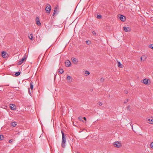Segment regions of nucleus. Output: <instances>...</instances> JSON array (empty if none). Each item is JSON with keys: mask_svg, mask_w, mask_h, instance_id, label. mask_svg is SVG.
<instances>
[{"mask_svg": "<svg viewBox=\"0 0 153 153\" xmlns=\"http://www.w3.org/2000/svg\"><path fill=\"white\" fill-rule=\"evenodd\" d=\"M61 132L62 135V146L63 148H64L65 146L66 139V138L65 137L63 131H61Z\"/></svg>", "mask_w": 153, "mask_h": 153, "instance_id": "nucleus-1", "label": "nucleus"}, {"mask_svg": "<svg viewBox=\"0 0 153 153\" xmlns=\"http://www.w3.org/2000/svg\"><path fill=\"white\" fill-rule=\"evenodd\" d=\"M45 10L47 13H49L51 10V5L49 4H48V6L46 7Z\"/></svg>", "mask_w": 153, "mask_h": 153, "instance_id": "nucleus-2", "label": "nucleus"}, {"mask_svg": "<svg viewBox=\"0 0 153 153\" xmlns=\"http://www.w3.org/2000/svg\"><path fill=\"white\" fill-rule=\"evenodd\" d=\"M118 17H119V19L122 21L124 22L126 20V18L124 16L122 15H119L118 16Z\"/></svg>", "mask_w": 153, "mask_h": 153, "instance_id": "nucleus-3", "label": "nucleus"}, {"mask_svg": "<svg viewBox=\"0 0 153 153\" xmlns=\"http://www.w3.org/2000/svg\"><path fill=\"white\" fill-rule=\"evenodd\" d=\"M27 56L25 54L24 56L22 57V59L20 61H19L18 62V64L19 65H21L22 63H23L24 60L26 59Z\"/></svg>", "mask_w": 153, "mask_h": 153, "instance_id": "nucleus-4", "label": "nucleus"}, {"mask_svg": "<svg viewBox=\"0 0 153 153\" xmlns=\"http://www.w3.org/2000/svg\"><path fill=\"white\" fill-rule=\"evenodd\" d=\"M114 146L117 148L120 147L121 146V143L119 142H116L114 143Z\"/></svg>", "mask_w": 153, "mask_h": 153, "instance_id": "nucleus-5", "label": "nucleus"}, {"mask_svg": "<svg viewBox=\"0 0 153 153\" xmlns=\"http://www.w3.org/2000/svg\"><path fill=\"white\" fill-rule=\"evenodd\" d=\"M10 105V108L12 110H16V107L14 104H11Z\"/></svg>", "mask_w": 153, "mask_h": 153, "instance_id": "nucleus-6", "label": "nucleus"}, {"mask_svg": "<svg viewBox=\"0 0 153 153\" xmlns=\"http://www.w3.org/2000/svg\"><path fill=\"white\" fill-rule=\"evenodd\" d=\"M123 30L126 32H130L131 31V28L128 27H127L125 26L123 27Z\"/></svg>", "mask_w": 153, "mask_h": 153, "instance_id": "nucleus-7", "label": "nucleus"}, {"mask_svg": "<svg viewBox=\"0 0 153 153\" xmlns=\"http://www.w3.org/2000/svg\"><path fill=\"white\" fill-rule=\"evenodd\" d=\"M2 56L3 58H6L8 55V54L5 51H3L1 53Z\"/></svg>", "mask_w": 153, "mask_h": 153, "instance_id": "nucleus-8", "label": "nucleus"}, {"mask_svg": "<svg viewBox=\"0 0 153 153\" xmlns=\"http://www.w3.org/2000/svg\"><path fill=\"white\" fill-rule=\"evenodd\" d=\"M147 122L149 124H153V118L147 119L146 120Z\"/></svg>", "mask_w": 153, "mask_h": 153, "instance_id": "nucleus-9", "label": "nucleus"}, {"mask_svg": "<svg viewBox=\"0 0 153 153\" xmlns=\"http://www.w3.org/2000/svg\"><path fill=\"white\" fill-rule=\"evenodd\" d=\"M71 60L74 63L76 64L77 62H78L77 59L74 57H72L71 58Z\"/></svg>", "mask_w": 153, "mask_h": 153, "instance_id": "nucleus-10", "label": "nucleus"}, {"mask_svg": "<svg viewBox=\"0 0 153 153\" xmlns=\"http://www.w3.org/2000/svg\"><path fill=\"white\" fill-rule=\"evenodd\" d=\"M36 24L38 26H40L41 25V23L40 22L39 19L38 17L36 18Z\"/></svg>", "mask_w": 153, "mask_h": 153, "instance_id": "nucleus-11", "label": "nucleus"}, {"mask_svg": "<svg viewBox=\"0 0 153 153\" xmlns=\"http://www.w3.org/2000/svg\"><path fill=\"white\" fill-rule=\"evenodd\" d=\"M65 65L66 67H69L71 65V62L68 60L65 62Z\"/></svg>", "mask_w": 153, "mask_h": 153, "instance_id": "nucleus-12", "label": "nucleus"}, {"mask_svg": "<svg viewBox=\"0 0 153 153\" xmlns=\"http://www.w3.org/2000/svg\"><path fill=\"white\" fill-rule=\"evenodd\" d=\"M149 79H145L143 80V83L146 84L147 85L148 83Z\"/></svg>", "mask_w": 153, "mask_h": 153, "instance_id": "nucleus-13", "label": "nucleus"}, {"mask_svg": "<svg viewBox=\"0 0 153 153\" xmlns=\"http://www.w3.org/2000/svg\"><path fill=\"white\" fill-rule=\"evenodd\" d=\"M17 125L16 122H13L11 123V126L13 127H15Z\"/></svg>", "mask_w": 153, "mask_h": 153, "instance_id": "nucleus-14", "label": "nucleus"}, {"mask_svg": "<svg viewBox=\"0 0 153 153\" xmlns=\"http://www.w3.org/2000/svg\"><path fill=\"white\" fill-rule=\"evenodd\" d=\"M59 72L60 74H62L63 73L64 71L61 68L59 69Z\"/></svg>", "mask_w": 153, "mask_h": 153, "instance_id": "nucleus-15", "label": "nucleus"}, {"mask_svg": "<svg viewBox=\"0 0 153 153\" xmlns=\"http://www.w3.org/2000/svg\"><path fill=\"white\" fill-rule=\"evenodd\" d=\"M29 38L31 40L33 39V37L32 34H30V36H29Z\"/></svg>", "mask_w": 153, "mask_h": 153, "instance_id": "nucleus-16", "label": "nucleus"}, {"mask_svg": "<svg viewBox=\"0 0 153 153\" xmlns=\"http://www.w3.org/2000/svg\"><path fill=\"white\" fill-rule=\"evenodd\" d=\"M21 72H18L16 73L15 75L16 76H18L20 74Z\"/></svg>", "mask_w": 153, "mask_h": 153, "instance_id": "nucleus-17", "label": "nucleus"}, {"mask_svg": "<svg viewBox=\"0 0 153 153\" xmlns=\"http://www.w3.org/2000/svg\"><path fill=\"white\" fill-rule=\"evenodd\" d=\"M79 120L80 121H82L83 122H84L83 121V120H82V117H78V118Z\"/></svg>", "mask_w": 153, "mask_h": 153, "instance_id": "nucleus-18", "label": "nucleus"}, {"mask_svg": "<svg viewBox=\"0 0 153 153\" xmlns=\"http://www.w3.org/2000/svg\"><path fill=\"white\" fill-rule=\"evenodd\" d=\"M33 86L32 84V82H30V88L31 89H33Z\"/></svg>", "mask_w": 153, "mask_h": 153, "instance_id": "nucleus-19", "label": "nucleus"}, {"mask_svg": "<svg viewBox=\"0 0 153 153\" xmlns=\"http://www.w3.org/2000/svg\"><path fill=\"white\" fill-rule=\"evenodd\" d=\"M56 13H58V11L57 10H54L53 16H54V15Z\"/></svg>", "mask_w": 153, "mask_h": 153, "instance_id": "nucleus-20", "label": "nucleus"}, {"mask_svg": "<svg viewBox=\"0 0 153 153\" xmlns=\"http://www.w3.org/2000/svg\"><path fill=\"white\" fill-rule=\"evenodd\" d=\"M4 138V136L0 134V140H2Z\"/></svg>", "mask_w": 153, "mask_h": 153, "instance_id": "nucleus-21", "label": "nucleus"}, {"mask_svg": "<svg viewBox=\"0 0 153 153\" xmlns=\"http://www.w3.org/2000/svg\"><path fill=\"white\" fill-rule=\"evenodd\" d=\"M118 62V67L122 68V64H121V63L120 62Z\"/></svg>", "mask_w": 153, "mask_h": 153, "instance_id": "nucleus-22", "label": "nucleus"}, {"mask_svg": "<svg viewBox=\"0 0 153 153\" xmlns=\"http://www.w3.org/2000/svg\"><path fill=\"white\" fill-rule=\"evenodd\" d=\"M149 48H151L153 50V44L149 45Z\"/></svg>", "mask_w": 153, "mask_h": 153, "instance_id": "nucleus-23", "label": "nucleus"}, {"mask_svg": "<svg viewBox=\"0 0 153 153\" xmlns=\"http://www.w3.org/2000/svg\"><path fill=\"white\" fill-rule=\"evenodd\" d=\"M102 17V16L100 15H97V18L98 19H100Z\"/></svg>", "mask_w": 153, "mask_h": 153, "instance_id": "nucleus-24", "label": "nucleus"}, {"mask_svg": "<svg viewBox=\"0 0 153 153\" xmlns=\"http://www.w3.org/2000/svg\"><path fill=\"white\" fill-rule=\"evenodd\" d=\"M71 78V76H68V75L67 76V79L68 80H70Z\"/></svg>", "mask_w": 153, "mask_h": 153, "instance_id": "nucleus-25", "label": "nucleus"}, {"mask_svg": "<svg viewBox=\"0 0 153 153\" xmlns=\"http://www.w3.org/2000/svg\"><path fill=\"white\" fill-rule=\"evenodd\" d=\"M85 74H87L88 75H89L90 74V73L88 71H85Z\"/></svg>", "mask_w": 153, "mask_h": 153, "instance_id": "nucleus-26", "label": "nucleus"}, {"mask_svg": "<svg viewBox=\"0 0 153 153\" xmlns=\"http://www.w3.org/2000/svg\"><path fill=\"white\" fill-rule=\"evenodd\" d=\"M150 146L151 148L153 149V142H152L150 144Z\"/></svg>", "mask_w": 153, "mask_h": 153, "instance_id": "nucleus-27", "label": "nucleus"}, {"mask_svg": "<svg viewBox=\"0 0 153 153\" xmlns=\"http://www.w3.org/2000/svg\"><path fill=\"white\" fill-rule=\"evenodd\" d=\"M128 101V99H126L124 102V103H126Z\"/></svg>", "mask_w": 153, "mask_h": 153, "instance_id": "nucleus-28", "label": "nucleus"}, {"mask_svg": "<svg viewBox=\"0 0 153 153\" xmlns=\"http://www.w3.org/2000/svg\"><path fill=\"white\" fill-rule=\"evenodd\" d=\"M144 57V56H143L142 57H141L140 58V59H141V61H144L145 60V59H144L143 60V59H142V57Z\"/></svg>", "mask_w": 153, "mask_h": 153, "instance_id": "nucleus-29", "label": "nucleus"}, {"mask_svg": "<svg viewBox=\"0 0 153 153\" xmlns=\"http://www.w3.org/2000/svg\"><path fill=\"white\" fill-rule=\"evenodd\" d=\"M28 93H29V94L30 95H31V92H30V88H28Z\"/></svg>", "mask_w": 153, "mask_h": 153, "instance_id": "nucleus-30", "label": "nucleus"}, {"mask_svg": "<svg viewBox=\"0 0 153 153\" xmlns=\"http://www.w3.org/2000/svg\"><path fill=\"white\" fill-rule=\"evenodd\" d=\"M13 139H11L9 141V143H11L13 142Z\"/></svg>", "mask_w": 153, "mask_h": 153, "instance_id": "nucleus-31", "label": "nucleus"}, {"mask_svg": "<svg viewBox=\"0 0 153 153\" xmlns=\"http://www.w3.org/2000/svg\"><path fill=\"white\" fill-rule=\"evenodd\" d=\"M98 104H99V105H100V106H101L102 105V102H100L98 103Z\"/></svg>", "mask_w": 153, "mask_h": 153, "instance_id": "nucleus-32", "label": "nucleus"}, {"mask_svg": "<svg viewBox=\"0 0 153 153\" xmlns=\"http://www.w3.org/2000/svg\"><path fill=\"white\" fill-rule=\"evenodd\" d=\"M100 81L101 82H103L104 81V79L102 78L100 79Z\"/></svg>", "mask_w": 153, "mask_h": 153, "instance_id": "nucleus-33", "label": "nucleus"}, {"mask_svg": "<svg viewBox=\"0 0 153 153\" xmlns=\"http://www.w3.org/2000/svg\"><path fill=\"white\" fill-rule=\"evenodd\" d=\"M92 33H93V34L94 35H95L96 34V32H95V31H92Z\"/></svg>", "mask_w": 153, "mask_h": 153, "instance_id": "nucleus-34", "label": "nucleus"}, {"mask_svg": "<svg viewBox=\"0 0 153 153\" xmlns=\"http://www.w3.org/2000/svg\"><path fill=\"white\" fill-rule=\"evenodd\" d=\"M59 8V7L58 6H57L55 7V9L56 10H57Z\"/></svg>", "mask_w": 153, "mask_h": 153, "instance_id": "nucleus-35", "label": "nucleus"}, {"mask_svg": "<svg viewBox=\"0 0 153 153\" xmlns=\"http://www.w3.org/2000/svg\"><path fill=\"white\" fill-rule=\"evenodd\" d=\"M124 92L126 94H127L128 93V91H126V90H125L124 91Z\"/></svg>", "mask_w": 153, "mask_h": 153, "instance_id": "nucleus-36", "label": "nucleus"}, {"mask_svg": "<svg viewBox=\"0 0 153 153\" xmlns=\"http://www.w3.org/2000/svg\"><path fill=\"white\" fill-rule=\"evenodd\" d=\"M88 41H86V43L88 44V45H89V43H88Z\"/></svg>", "mask_w": 153, "mask_h": 153, "instance_id": "nucleus-37", "label": "nucleus"}, {"mask_svg": "<svg viewBox=\"0 0 153 153\" xmlns=\"http://www.w3.org/2000/svg\"><path fill=\"white\" fill-rule=\"evenodd\" d=\"M83 119L85 120V121H86V118L85 117H83Z\"/></svg>", "mask_w": 153, "mask_h": 153, "instance_id": "nucleus-38", "label": "nucleus"}]
</instances>
